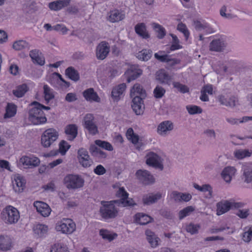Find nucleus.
Listing matches in <instances>:
<instances>
[{
	"label": "nucleus",
	"instance_id": "nucleus-1",
	"mask_svg": "<svg viewBox=\"0 0 252 252\" xmlns=\"http://www.w3.org/2000/svg\"><path fill=\"white\" fill-rule=\"evenodd\" d=\"M128 193L124 187L120 188L117 191L116 195L120 197L118 200L110 201H101L99 213L102 218L105 220L113 219L118 215V209L115 207V204L120 207H133L136 205L132 198L128 197Z\"/></svg>",
	"mask_w": 252,
	"mask_h": 252
},
{
	"label": "nucleus",
	"instance_id": "nucleus-2",
	"mask_svg": "<svg viewBox=\"0 0 252 252\" xmlns=\"http://www.w3.org/2000/svg\"><path fill=\"white\" fill-rule=\"evenodd\" d=\"M1 219L7 224H16L20 219L19 211L13 206H6L1 213Z\"/></svg>",
	"mask_w": 252,
	"mask_h": 252
},
{
	"label": "nucleus",
	"instance_id": "nucleus-3",
	"mask_svg": "<svg viewBox=\"0 0 252 252\" xmlns=\"http://www.w3.org/2000/svg\"><path fill=\"white\" fill-rule=\"evenodd\" d=\"M33 105V107L29 112V121L34 125L45 123L47 122V118L43 111H42L37 105Z\"/></svg>",
	"mask_w": 252,
	"mask_h": 252
},
{
	"label": "nucleus",
	"instance_id": "nucleus-4",
	"mask_svg": "<svg viewBox=\"0 0 252 252\" xmlns=\"http://www.w3.org/2000/svg\"><path fill=\"white\" fill-rule=\"evenodd\" d=\"M85 181L80 175L68 174L63 179V183L69 189H76L84 186Z\"/></svg>",
	"mask_w": 252,
	"mask_h": 252
},
{
	"label": "nucleus",
	"instance_id": "nucleus-5",
	"mask_svg": "<svg viewBox=\"0 0 252 252\" xmlns=\"http://www.w3.org/2000/svg\"><path fill=\"white\" fill-rule=\"evenodd\" d=\"M58 137L59 133L55 129L48 128L41 136V144L44 148H49L54 144Z\"/></svg>",
	"mask_w": 252,
	"mask_h": 252
},
{
	"label": "nucleus",
	"instance_id": "nucleus-6",
	"mask_svg": "<svg viewBox=\"0 0 252 252\" xmlns=\"http://www.w3.org/2000/svg\"><path fill=\"white\" fill-rule=\"evenodd\" d=\"M243 204L241 202H235L227 200L221 201L217 204V215L218 216L222 215L231 209L241 208Z\"/></svg>",
	"mask_w": 252,
	"mask_h": 252
},
{
	"label": "nucleus",
	"instance_id": "nucleus-7",
	"mask_svg": "<svg viewBox=\"0 0 252 252\" xmlns=\"http://www.w3.org/2000/svg\"><path fill=\"white\" fill-rule=\"evenodd\" d=\"M56 229L63 233L71 234L75 230L76 224L71 219H63L56 224Z\"/></svg>",
	"mask_w": 252,
	"mask_h": 252
},
{
	"label": "nucleus",
	"instance_id": "nucleus-8",
	"mask_svg": "<svg viewBox=\"0 0 252 252\" xmlns=\"http://www.w3.org/2000/svg\"><path fill=\"white\" fill-rule=\"evenodd\" d=\"M84 127L92 135H95L98 132L96 125L94 122V117L92 114H87L84 118Z\"/></svg>",
	"mask_w": 252,
	"mask_h": 252
},
{
	"label": "nucleus",
	"instance_id": "nucleus-9",
	"mask_svg": "<svg viewBox=\"0 0 252 252\" xmlns=\"http://www.w3.org/2000/svg\"><path fill=\"white\" fill-rule=\"evenodd\" d=\"M77 158L79 163L83 167H89L93 163V161L90 157L88 151L84 148H80L78 150Z\"/></svg>",
	"mask_w": 252,
	"mask_h": 252
},
{
	"label": "nucleus",
	"instance_id": "nucleus-10",
	"mask_svg": "<svg viewBox=\"0 0 252 252\" xmlns=\"http://www.w3.org/2000/svg\"><path fill=\"white\" fill-rule=\"evenodd\" d=\"M135 175L139 181L144 185H149L155 182L153 175L146 170L139 169L136 171Z\"/></svg>",
	"mask_w": 252,
	"mask_h": 252
},
{
	"label": "nucleus",
	"instance_id": "nucleus-11",
	"mask_svg": "<svg viewBox=\"0 0 252 252\" xmlns=\"http://www.w3.org/2000/svg\"><path fill=\"white\" fill-rule=\"evenodd\" d=\"M142 74V70L141 69L138 65L136 64L131 65L129 68L127 69L125 73L127 83L136 79Z\"/></svg>",
	"mask_w": 252,
	"mask_h": 252
},
{
	"label": "nucleus",
	"instance_id": "nucleus-12",
	"mask_svg": "<svg viewBox=\"0 0 252 252\" xmlns=\"http://www.w3.org/2000/svg\"><path fill=\"white\" fill-rule=\"evenodd\" d=\"M146 163L149 166L159 169L160 170H162L163 169L161 158L153 152H151L147 155Z\"/></svg>",
	"mask_w": 252,
	"mask_h": 252
},
{
	"label": "nucleus",
	"instance_id": "nucleus-13",
	"mask_svg": "<svg viewBox=\"0 0 252 252\" xmlns=\"http://www.w3.org/2000/svg\"><path fill=\"white\" fill-rule=\"evenodd\" d=\"M156 78L160 84L168 86L170 85L173 80L172 76L163 69H160L156 72Z\"/></svg>",
	"mask_w": 252,
	"mask_h": 252
},
{
	"label": "nucleus",
	"instance_id": "nucleus-14",
	"mask_svg": "<svg viewBox=\"0 0 252 252\" xmlns=\"http://www.w3.org/2000/svg\"><path fill=\"white\" fill-rule=\"evenodd\" d=\"M25 168H32L39 165L40 160L38 158L34 157L23 156L19 160Z\"/></svg>",
	"mask_w": 252,
	"mask_h": 252
},
{
	"label": "nucleus",
	"instance_id": "nucleus-15",
	"mask_svg": "<svg viewBox=\"0 0 252 252\" xmlns=\"http://www.w3.org/2000/svg\"><path fill=\"white\" fill-rule=\"evenodd\" d=\"M241 179L244 183L250 184L252 183V163H246L242 166Z\"/></svg>",
	"mask_w": 252,
	"mask_h": 252
},
{
	"label": "nucleus",
	"instance_id": "nucleus-16",
	"mask_svg": "<svg viewBox=\"0 0 252 252\" xmlns=\"http://www.w3.org/2000/svg\"><path fill=\"white\" fill-rule=\"evenodd\" d=\"M132 98L131 108L136 115H141L143 114L144 109L143 104V98H141L138 96H134Z\"/></svg>",
	"mask_w": 252,
	"mask_h": 252
},
{
	"label": "nucleus",
	"instance_id": "nucleus-17",
	"mask_svg": "<svg viewBox=\"0 0 252 252\" xmlns=\"http://www.w3.org/2000/svg\"><path fill=\"white\" fill-rule=\"evenodd\" d=\"M83 96L87 101L90 102H100V98L98 95L93 88H90L83 91Z\"/></svg>",
	"mask_w": 252,
	"mask_h": 252
},
{
	"label": "nucleus",
	"instance_id": "nucleus-18",
	"mask_svg": "<svg viewBox=\"0 0 252 252\" xmlns=\"http://www.w3.org/2000/svg\"><path fill=\"white\" fill-rule=\"evenodd\" d=\"M173 123L170 121H165L159 124L157 128L158 133L161 135H166L167 132L173 130Z\"/></svg>",
	"mask_w": 252,
	"mask_h": 252
},
{
	"label": "nucleus",
	"instance_id": "nucleus-19",
	"mask_svg": "<svg viewBox=\"0 0 252 252\" xmlns=\"http://www.w3.org/2000/svg\"><path fill=\"white\" fill-rule=\"evenodd\" d=\"M170 198L175 202H188L192 198V196L189 193H183L177 191H173L170 194Z\"/></svg>",
	"mask_w": 252,
	"mask_h": 252
},
{
	"label": "nucleus",
	"instance_id": "nucleus-20",
	"mask_svg": "<svg viewBox=\"0 0 252 252\" xmlns=\"http://www.w3.org/2000/svg\"><path fill=\"white\" fill-rule=\"evenodd\" d=\"M34 206L36 207L37 211L44 217H48L51 213V209L46 203L35 201Z\"/></svg>",
	"mask_w": 252,
	"mask_h": 252
},
{
	"label": "nucleus",
	"instance_id": "nucleus-21",
	"mask_svg": "<svg viewBox=\"0 0 252 252\" xmlns=\"http://www.w3.org/2000/svg\"><path fill=\"white\" fill-rule=\"evenodd\" d=\"M162 194L160 192H157L155 194L150 193L144 195L142 198V201L144 205H150L154 204L161 199Z\"/></svg>",
	"mask_w": 252,
	"mask_h": 252
},
{
	"label": "nucleus",
	"instance_id": "nucleus-22",
	"mask_svg": "<svg viewBox=\"0 0 252 252\" xmlns=\"http://www.w3.org/2000/svg\"><path fill=\"white\" fill-rule=\"evenodd\" d=\"M30 56L34 63L43 65L45 63L44 58L42 54L37 49H33L30 52Z\"/></svg>",
	"mask_w": 252,
	"mask_h": 252
},
{
	"label": "nucleus",
	"instance_id": "nucleus-23",
	"mask_svg": "<svg viewBox=\"0 0 252 252\" xmlns=\"http://www.w3.org/2000/svg\"><path fill=\"white\" fill-rule=\"evenodd\" d=\"M125 18L124 13L117 9L110 11L108 13L107 20L112 23H115L123 20Z\"/></svg>",
	"mask_w": 252,
	"mask_h": 252
},
{
	"label": "nucleus",
	"instance_id": "nucleus-24",
	"mask_svg": "<svg viewBox=\"0 0 252 252\" xmlns=\"http://www.w3.org/2000/svg\"><path fill=\"white\" fill-rule=\"evenodd\" d=\"M192 25L195 30L197 31H201L203 30H206V32L210 34L214 33L215 32V31L212 28L209 27L207 23L205 22H201L199 20H193Z\"/></svg>",
	"mask_w": 252,
	"mask_h": 252
},
{
	"label": "nucleus",
	"instance_id": "nucleus-25",
	"mask_svg": "<svg viewBox=\"0 0 252 252\" xmlns=\"http://www.w3.org/2000/svg\"><path fill=\"white\" fill-rule=\"evenodd\" d=\"M145 235L146 239L151 247L155 248L158 246V242L160 239L158 237L156 234L150 230H146L145 231Z\"/></svg>",
	"mask_w": 252,
	"mask_h": 252
},
{
	"label": "nucleus",
	"instance_id": "nucleus-26",
	"mask_svg": "<svg viewBox=\"0 0 252 252\" xmlns=\"http://www.w3.org/2000/svg\"><path fill=\"white\" fill-rule=\"evenodd\" d=\"M136 95L143 99H144L147 95L146 91L139 84H135L130 90L131 97H134V96Z\"/></svg>",
	"mask_w": 252,
	"mask_h": 252
},
{
	"label": "nucleus",
	"instance_id": "nucleus-27",
	"mask_svg": "<svg viewBox=\"0 0 252 252\" xmlns=\"http://www.w3.org/2000/svg\"><path fill=\"white\" fill-rule=\"evenodd\" d=\"M135 220L136 223L140 225H146L154 221L153 218L142 213H137L135 215Z\"/></svg>",
	"mask_w": 252,
	"mask_h": 252
},
{
	"label": "nucleus",
	"instance_id": "nucleus-28",
	"mask_svg": "<svg viewBox=\"0 0 252 252\" xmlns=\"http://www.w3.org/2000/svg\"><path fill=\"white\" fill-rule=\"evenodd\" d=\"M70 0H58L49 3V8L54 11L61 10L63 8L68 6Z\"/></svg>",
	"mask_w": 252,
	"mask_h": 252
},
{
	"label": "nucleus",
	"instance_id": "nucleus-29",
	"mask_svg": "<svg viewBox=\"0 0 252 252\" xmlns=\"http://www.w3.org/2000/svg\"><path fill=\"white\" fill-rule=\"evenodd\" d=\"M126 89V85L122 83L114 88L111 92V96L114 101H118Z\"/></svg>",
	"mask_w": 252,
	"mask_h": 252
},
{
	"label": "nucleus",
	"instance_id": "nucleus-30",
	"mask_svg": "<svg viewBox=\"0 0 252 252\" xmlns=\"http://www.w3.org/2000/svg\"><path fill=\"white\" fill-rule=\"evenodd\" d=\"M70 145L64 140H62L59 144V152L62 155H64L67 150L70 148ZM58 151H51L49 154H47V157L56 156L58 154Z\"/></svg>",
	"mask_w": 252,
	"mask_h": 252
},
{
	"label": "nucleus",
	"instance_id": "nucleus-31",
	"mask_svg": "<svg viewBox=\"0 0 252 252\" xmlns=\"http://www.w3.org/2000/svg\"><path fill=\"white\" fill-rule=\"evenodd\" d=\"M136 33L143 38H148L150 34L148 33L146 25L143 23L137 24L134 28Z\"/></svg>",
	"mask_w": 252,
	"mask_h": 252
},
{
	"label": "nucleus",
	"instance_id": "nucleus-32",
	"mask_svg": "<svg viewBox=\"0 0 252 252\" xmlns=\"http://www.w3.org/2000/svg\"><path fill=\"white\" fill-rule=\"evenodd\" d=\"M236 169L234 167L227 166L223 169L221 176L226 182H229L236 172Z\"/></svg>",
	"mask_w": 252,
	"mask_h": 252
},
{
	"label": "nucleus",
	"instance_id": "nucleus-33",
	"mask_svg": "<svg viewBox=\"0 0 252 252\" xmlns=\"http://www.w3.org/2000/svg\"><path fill=\"white\" fill-rule=\"evenodd\" d=\"M12 241L8 236L1 235L0 236V249L6 251L10 249Z\"/></svg>",
	"mask_w": 252,
	"mask_h": 252
},
{
	"label": "nucleus",
	"instance_id": "nucleus-34",
	"mask_svg": "<svg viewBox=\"0 0 252 252\" xmlns=\"http://www.w3.org/2000/svg\"><path fill=\"white\" fill-rule=\"evenodd\" d=\"M65 74L70 79L75 82L78 81L80 79L79 73L73 67L69 66L65 70Z\"/></svg>",
	"mask_w": 252,
	"mask_h": 252
},
{
	"label": "nucleus",
	"instance_id": "nucleus-35",
	"mask_svg": "<svg viewBox=\"0 0 252 252\" xmlns=\"http://www.w3.org/2000/svg\"><path fill=\"white\" fill-rule=\"evenodd\" d=\"M26 182L20 176H17L13 182V189L16 192H20L22 191L25 187Z\"/></svg>",
	"mask_w": 252,
	"mask_h": 252
},
{
	"label": "nucleus",
	"instance_id": "nucleus-36",
	"mask_svg": "<svg viewBox=\"0 0 252 252\" xmlns=\"http://www.w3.org/2000/svg\"><path fill=\"white\" fill-rule=\"evenodd\" d=\"M65 133L67 135H69L68 138L69 140H73L77 135L78 128L77 126L74 124L68 125L66 126Z\"/></svg>",
	"mask_w": 252,
	"mask_h": 252
},
{
	"label": "nucleus",
	"instance_id": "nucleus-37",
	"mask_svg": "<svg viewBox=\"0 0 252 252\" xmlns=\"http://www.w3.org/2000/svg\"><path fill=\"white\" fill-rule=\"evenodd\" d=\"M152 54V52L150 50L144 48L136 53V57L141 61H147L151 58Z\"/></svg>",
	"mask_w": 252,
	"mask_h": 252
},
{
	"label": "nucleus",
	"instance_id": "nucleus-38",
	"mask_svg": "<svg viewBox=\"0 0 252 252\" xmlns=\"http://www.w3.org/2000/svg\"><path fill=\"white\" fill-rule=\"evenodd\" d=\"M28 91V87L26 84H23L16 87L12 91L13 94L17 97H22Z\"/></svg>",
	"mask_w": 252,
	"mask_h": 252
},
{
	"label": "nucleus",
	"instance_id": "nucleus-39",
	"mask_svg": "<svg viewBox=\"0 0 252 252\" xmlns=\"http://www.w3.org/2000/svg\"><path fill=\"white\" fill-rule=\"evenodd\" d=\"M152 27L154 29L158 38L162 39L166 35V30L164 27L156 23H153L152 24Z\"/></svg>",
	"mask_w": 252,
	"mask_h": 252
},
{
	"label": "nucleus",
	"instance_id": "nucleus-40",
	"mask_svg": "<svg viewBox=\"0 0 252 252\" xmlns=\"http://www.w3.org/2000/svg\"><path fill=\"white\" fill-rule=\"evenodd\" d=\"M48 230V226L43 224H37L33 227L34 233L37 234L39 237H42L46 234Z\"/></svg>",
	"mask_w": 252,
	"mask_h": 252
},
{
	"label": "nucleus",
	"instance_id": "nucleus-41",
	"mask_svg": "<svg viewBox=\"0 0 252 252\" xmlns=\"http://www.w3.org/2000/svg\"><path fill=\"white\" fill-rule=\"evenodd\" d=\"M17 111L16 105L8 103L6 107V112L4 115V118H9L15 116Z\"/></svg>",
	"mask_w": 252,
	"mask_h": 252
},
{
	"label": "nucleus",
	"instance_id": "nucleus-42",
	"mask_svg": "<svg viewBox=\"0 0 252 252\" xmlns=\"http://www.w3.org/2000/svg\"><path fill=\"white\" fill-rule=\"evenodd\" d=\"M193 187L202 192H208L207 197L208 198H211L212 197L213 189L211 186L209 184H205L202 186H200L197 184H194Z\"/></svg>",
	"mask_w": 252,
	"mask_h": 252
},
{
	"label": "nucleus",
	"instance_id": "nucleus-43",
	"mask_svg": "<svg viewBox=\"0 0 252 252\" xmlns=\"http://www.w3.org/2000/svg\"><path fill=\"white\" fill-rule=\"evenodd\" d=\"M43 90L44 98L46 101V104H48L50 100L54 98V95L52 90L47 85L43 86Z\"/></svg>",
	"mask_w": 252,
	"mask_h": 252
},
{
	"label": "nucleus",
	"instance_id": "nucleus-44",
	"mask_svg": "<svg viewBox=\"0 0 252 252\" xmlns=\"http://www.w3.org/2000/svg\"><path fill=\"white\" fill-rule=\"evenodd\" d=\"M126 136L127 138L134 144H136L138 142L139 136L134 133L132 128H129L127 130Z\"/></svg>",
	"mask_w": 252,
	"mask_h": 252
},
{
	"label": "nucleus",
	"instance_id": "nucleus-45",
	"mask_svg": "<svg viewBox=\"0 0 252 252\" xmlns=\"http://www.w3.org/2000/svg\"><path fill=\"white\" fill-rule=\"evenodd\" d=\"M177 30L182 32L186 40H188L189 36V32L185 24L180 22L177 26Z\"/></svg>",
	"mask_w": 252,
	"mask_h": 252
},
{
	"label": "nucleus",
	"instance_id": "nucleus-46",
	"mask_svg": "<svg viewBox=\"0 0 252 252\" xmlns=\"http://www.w3.org/2000/svg\"><path fill=\"white\" fill-rule=\"evenodd\" d=\"M110 48H96V57L99 60H104L110 52Z\"/></svg>",
	"mask_w": 252,
	"mask_h": 252
},
{
	"label": "nucleus",
	"instance_id": "nucleus-47",
	"mask_svg": "<svg viewBox=\"0 0 252 252\" xmlns=\"http://www.w3.org/2000/svg\"><path fill=\"white\" fill-rule=\"evenodd\" d=\"M99 234L103 239L108 240L109 241H112L117 236V234L114 233L112 235L108 231L104 229L100 230Z\"/></svg>",
	"mask_w": 252,
	"mask_h": 252
},
{
	"label": "nucleus",
	"instance_id": "nucleus-48",
	"mask_svg": "<svg viewBox=\"0 0 252 252\" xmlns=\"http://www.w3.org/2000/svg\"><path fill=\"white\" fill-rule=\"evenodd\" d=\"M95 144L99 147L103 148L109 151H112L113 150L112 145L107 141L96 140L95 141Z\"/></svg>",
	"mask_w": 252,
	"mask_h": 252
},
{
	"label": "nucleus",
	"instance_id": "nucleus-49",
	"mask_svg": "<svg viewBox=\"0 0 252 252\" xmlns=\"http://www.w3.org/2000/svg\"><path fill=\"white\" fill-rule=\"evenodd\" d=\"M194 210V208L191 206H188L182 210L179 213V218L180 220H182L185 217L189 215L190 213L192 212Z\"/></svg>",
	"mask_w": 252,
	"mask_h": 252
},
{
	"label": "nucleus",
	"instance_id": "nucleus-50",
	"mask_svg": "<svg viewBox=\"0 0 252 252\" xmlns=\"http://www.w3.org/2000/svg\"><path fill=\"white\" fill-rule=\"evenodd\" d=\"M227 45L225 41L222 38L215 39L210 43V46L212 47H223Z\"/></svg>",
	"mask_w": 252,
	"mask_h": 252
},
{
	"label": "nucleus",
	"instance_id": "nucleus-51",
	"mask_svg": "<svg viewBox=\"0 0 252 252\" xmlns=\"http://www.w3.org/2000/svg\"><path fill=\"white\" fill-rule=\"evenodd\" d=\"M235 157L237 159H241L247 157L251 156V153L247 150H237L234 153Z\"/></svg>",
	"mask_w": 252,
	"mask_h": 252
},
{
	"label": "nucleus",
	"instance_id": "nucleus-52",
	"mask_svg": "<svg viewBox=\"0 0 252 252\" xmlns=\"http://www.w3.org/2000/svg\"><path fill=\"white\" fill-rule=\"evenodd\" d=\"M244 231L243 233L242 239L244 241L249 243L252 238V226L250 227H245Z\"/></svg>",
	"mask_w": 252,
	"mask_h": 252
},
{
	"label": "nucleus",
	"instance_id": "nucleus-53",
	"mask_svg": "<svg viewBox=\"0 0 252 252\" xmlns=\"http://www.w3.org/2000/svg\"><path fill=\"white\" fill-rule=\"evenodd\" d=\"M186 109L188 113L190 115L201 114L202 112V109L200 107L196 105H187Z\"/></svg>",
	"mask_w": 252,
	"mask_h": 252
},
{
	"label": "nucleus",
	"instance_id": "nucleus-54",
	"mask_svg": "<svg viewBox=\"0 0 252 252\" xmlns=\"http://www.w3.org/2000/svg\"><path fill=\"white\" fill-rule=\"evenodd\" d=\"M165 92L163 87L158 85L154 90V95L156 98H161L164 95Z\"/></svg>",
	"mask_w": 252,
	"mask_h": 252
},
{
	"label": "nucleus",
	"instance_id": "nucleus-55",
	"mask_svg": "<svg viewBox=\"0 0 252 252\" xmlns=\"http://www.w3.org/2000/svg\"><path fill=\"white\" fill-rule=\"evenodd\" d=\"M173 85L174 88H176L181 93L185 94L189 92V88L185 85L181 84L179 82H174Z\"/></svg>",
	"mask_w": 252,
	"mask_h": 252
},
{
	"label": "nucleus",
	"instance_id": "nucleus-56",
	"mask_svg": "<svg viewBox=\"0 0 252 252\" xmlns=\"http://www.w3.org/2000/svg\"><path fill=\"white\" fill-rule=\"evenodd\" d=\"M200 226L199 224H194L192 223H189L187 226L186 230L187 232L191 234H195L198 233V229Z\"/></svg>",
	"mask_w": 252,
	"mask_h": 252
},
{
	"label": "nucleus",
	"instance_id": "nucleus-57",
	"mask_svg": "<svg viewBox=\"0 0 252 252\" xmlns=\"http://www.w3.org/2000/svg\"><path fill=\"white\" fill-rule=\"evenodd\" d=\"M169 56V55L162 51H159L158 53L155 54V58L161 62L166 63Z\"/></svg>",
	"mask_w": 252,
	"mask_h": 252
},
{
	"label": "nucleus",
	"instance_id": "nucleus-58",
	"mask_svg": "<svg viewBox=\"0 0 252 252\" xmlns=\"http://www.w3.org/2000/svg\"><path fill=\"white\" fill-rule=\"evenodd\" d=\"M51 252H68L66 248L61 244H56L52 247Z\"/></svg>",
	"mask_w": 252,
	"mask_h": 252
},
{
	"label": "nucleus",
	"instance_id": "nucleus-59",
	"mask_svg": "<svg viewBox=\"0 0 252 252\" xmlns=\"http://www.w3.org/2000/svg\"><path fill=\"white\" fill-rule=\"evenodd\" d=\"M209 42L208 38L205 37L202 33H200L197 39V45L204 46Z\"/></svg>",
	"mask_w": 252,
	"mask_h": 252
},
{
	"label": "nucleus",
	"instance_id": "nucleus-60",
	"mask_svg": "<svg viewBox=\"0 0 252 252\" xmlns=\"http://www.w3.org/2000/svg\"><path fill=\"white\" fill-rule=\"evenodd\" d=\"M30 46V44L26 40L23 39L16 40L13 44V47H26Z\"/></svg>",
	"mask_w": 252,
	"mask_h": 252
},
{
	"label": "nucleus",
	"instance_id": "nucleus-61",
	"mask_svg": "<svg viewBox=\"0 0 252 252\" xmlns=\"http://www.w3.org/2000/svg\"><path fill=\"white\" fill-rule=\"evenodd\" d=\"M237 216L241 219H246L249 215V209H239L235 213Z\"/></svg>",
	"mask_w": 252,
	"mask_h": 252
},
{
	"label": "nucleus",
	"instance_id": "nucleus-62",
	"mask_svg": "<svg viewBox=\"0 0 252 252\" xmlns=\"http://www.w3.org/2000/svg\"><path fill=\"white\" fill-rule=\"evenodd\" d=\"M53 29L62 32L63 34H65L68 30L65 26L61 24H58L53 27Z\"/></svg>",
	"mask_w": 252,
	"mask_h": 252
},
{
	"label": "nucleus",
	"instance_id": "nucleus-63",
	"mask_svg": "<svg viewBox=\"0 0 252 252\" xmlns=\"http://www.w3.org/2000/svg\"><path fill=\"white\" fill-rule=\"evenodd\" d=\"M101 149L97 147L96 145H91L89 148L90 152L91 155L94 157L98 156V154Z\"/></svg>",
	"mask_w": 252,
	"mask_h": 252
},
{
	"label": "nucleus",
	"instance_id": "nucleus-64",
	"mask_svg": "<svg viewBox=\"0 0 252 252\" xmlns=\"http://www.w3.org/2000/svg\"><path fill=\"white\" fill-rule=\"evenodd\" d=\"M94 172L98 175H102L106 173V169L101 165H97L94 169Z\"/></svg>",
	"mask_w": 252,
	"mask_h": 252
}]
</instances>
